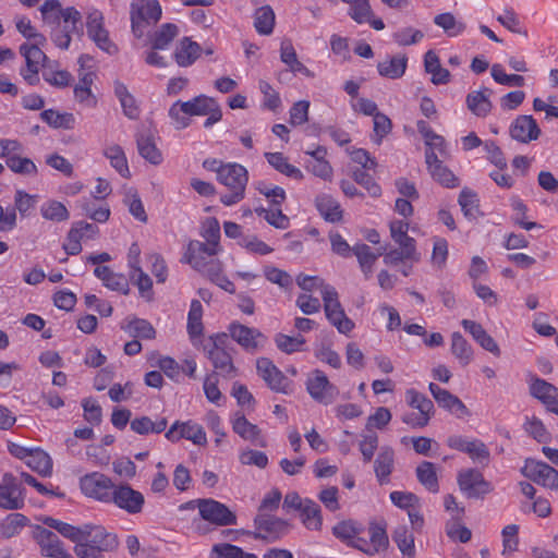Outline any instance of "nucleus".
Returning a JSON list of instances; mask_svg holds the SVG:
<instances>
[{
  "label": "nucleus",
  "mask_w": 558,
  "mask_h": 558,
  "mask_svg": "<svg viewBox=\"0 0 558 558\" xmlns=\"http://www.w3.org/2000/svg\"><path fill=\"white\" fill-rule=\"evenodd\" d=\"M122 329L135 338L153 339L156 335L153 325L148 320L142 318H133L129 320L126 325L122 326Z\"/></svg>",
  "instance_id": "nucleus-46"
},
{
  "label": "nucleus",
  "mask_w": 558,
  "mask_h": 558,
  "mask_svg": "<svg viewBox=\"0 0 558 558\" xmlns=\"http://www.w3.org/2000/svg\"><path fill=\"white\" fill-rule=\"evenodd\" d=\"M203 306L198 300L191 302L187 315V332L191 338L198 337L203 332Z\"/></svg>",
  "instance_id": "nucleus-49"
},
{
  "label": "nucleus",
  "mask_w": 558,
  "mask_h": 558,
  "mask_svg": "<svg viewBox=\"0 0 558 558\" xmlns=\"http://www.w3.org/2000/svg\"><path fill=\"white\" fill-rule=\"evenodd\" d=\"M26 464L41 476H50L52 473V460L50 456L39 448L31 451Z\"/></svg>",
  "instance_id": "nucleus-34"
},
{
  "label": "nucleus",
  "mask_w": 558,
  "mask_h": 558,
  "mask_svg": "<svg viewBox=\"0 0 558 558\" xmlns=\"http://www.w3.org/2000/svg\"><path fill=\"white\" fill-rule=\"evenodd\" d=\"M457 483L462 494L469 499H483L493 492L490 482L486 481L477 469H463L458 472Z\"/></svg>",
  "instance_id": "nucleus-6"
},
{
  "label": "nucleus",
  "mask_w": 558,
  "mask_h": 558,
  "mask_svg": "<svg viewBox=\"0 0 558 558\" xmlns=\"http://www.w3.org/2000/svg\"><path fill=\"white\" fill-rule=\"evenodd\" d=\"M428 389L440 408L448 410L459 418L469 415V410L465 404L450 391L434 383L429 384Z\"/></svg>",
  "instance_id": "nucleus-19"
},
{
  "label": "nucleus",
  "mask_w": 558,
  "mask_h": 558,
  "mask_svg": "<svg viewBox=\"0 0 558 558\" xmlns=\"http://www.w3.org/2000/svg\"><path fill=\"white\" fill-rule=\"evenodd\" d=\"M211 554L217 558H258L255 554L246 553L241 547L229 543L215 544Z\"/></svg>",
  "instance_id": "nucleus-53"
},
{
  "label": "nucleus",
  "mask_w": 558,
  "mask_h": 558,
  "mask_svg": "<svg viewBox=\"0 0 558 558\" xmlns=\"http://www.w3.org/2000/svg\"><path fill=\"white\" fill-rule=\"evenodd\" d=\"M362 531L363 525L353 520L341 521L332 527V534L348 544Z\"/></svg>",
  "instance_id": "nucleus-50"
},
{
  "label": "nucleus",
  "mask_w": 558,
  "mask_h": 558,
  "mask_svg": "<svg viewBox=\"0 0 558 558\" xmlns=\"http://www.w3.org/2000/svg\"><path fill=\"white\" fill-rule=\"evenodd\" d=\"M40 118L44 122L54 129H72L75 122L72 113H60L53 109L44 110L40 113Z\"/></svg>",
  "instance_id": "nucleus-45"
},
{
  "label": "nucleus",
  "mask_w": 558,
  "mask_h": 558,
  "mask_svg": "<svg viewBox=\"0 0 558 558\" xmlns=\"http://www.w3.org/2000/svg\"><path fill=\"white\" fill-rule=\"evenodd\" d=\"M232 429L241 438L252 442L255 446H266V441L262 436L260 428L257 425L248 422L243 414H235V417L232 420Z\"/></svg>",
  "instance_id": "nucleus-23"
},
{
  "label": "nucleus",
  "mask_w": 558,
  "mask_h": 558,
  "mask_svg": "<svg viewBox=\"0 0 558 558\" xmlns=\"http://www.w3.org/2000/svg\"><path fill=\"white\" fill-rule=\"evenodd\" d=\"M418 482L432 493L439 490L438 477L432 462L424 461L416 468Z\"/></svg>",
  "instance_id": "nucleus-43"
},
{
  "label": "nucleus",
  "mask_w": 558,
  "mask_h": 558,
  "mask_svg": "<svg viewBox=\"0 0 558 558\" xmlns=\"http://www.w3.org/2000/svg\"><path fill=\"white\" fill-rule=\"evenodd\" d=\"M275 26V13L269 5L258 8L254 14V27L260 35H270Z\"/></svg>",
  "instance_id": "nucleus-40"
},
{
  "label": "nucleus",
  "mask_w": 558,
  "mask_h": 558,
  "mask_svg": "<svg viewBox=\"0 0 558 558\" xmlns=\"http://www.w3.org/2000/svg\"><path fill=\"white\" fill-rule=\"evenodd\" d=\"M43 523L50 529L58 531L63 537L69 538L71 542L77 545L82 541V526H74L52 517L43 518Z\"/></svg>",
  "instance_id": "nucleus-33"
},
{
  "label": "nucleus",
  "mask_w": 558,
  "mask_h": 558,
  "mask_svg": "<svg viewBox=\"0 0 558 558\" xmlns=\"http://www.w3.org/2000/svg\"><path fill=\"white\" fill-rule=\"evenodd\" d=\"M39 46L40 45H37L36 41L32 45L25 43L20 46V53L25 58L27 66L39 68L41 64L45 69V65L50 63L48 57L43 52Z\"/></svg>",
  "instance_id": "nucleus-42"
},
{
  "label": "nucleus",
  "mask_w": 558,
  "mask_h": 558,
  "mask_svg": "<svg viewBox=\"0 0 558 558\" xmlns=\"http://www.w3.org/2000/svg\"><path fill=\"white\" fill-rule=\"evenodd\" d=\"M434 23L450 36L456 37L465 29V24L457 20L451 13H441L434 17Z\"/></svg>",
  "instance_id": "nucleus-47"
},
{
  "label": "nucleus",
  "mask_w": 558,
  "mask_h": 558,
  "mask_svg": "<svg viewBox=\"0 0 558 558\" xmlns=\"http://www.w3.org/2000/svg\"><path fill=\"white\" fill-rule=\"evenodd\" d=\"M268 163L281 174H301L300 170L290 165L281 153H266Z\"/></svg>",
  "instance_id": "nucleus-63"
},
{
  "label": "nucleus",
  "mask_w": 558,
  "mask_h": 558,
  "mask_svg": "<svg viewBox=\"0 0 558 558\" xmlns=\"http://www.w3.org/2000/svg\"><path fill=\"white\" fill-rule=\"evenodd\" d=\"M483 148L486 153V158L490 163L500 171L507 169L505 155L501 148L494 141H486Z\"/></svg>",
  "instance_id": "nucleus-64"
},
{
  "label": "nucleus",
  "mask_w": 558,
  "mask_h": 558,
  "mask_svg": "<svg viewBox=\"0 0 558 558\" xmlns=\"http://www.w3.org/2000/svg\"><path fill=\"white\" fill-rule=\"evenodd\" d=\"M529 388L531 396L541 402L553 396H558V388L556 386L536 376L532 377Z\"/></svg>",
  "instance_id": "nucleus-51"
},
{
  "label": "nucleus",
  "mask_w": 558,
  "mask_h": 558,
  "mask_svg": "<svg viewBox=\"0 0 558 558\" xmlns=\"http://www.w3.org/2000/svg\"><path fill=\"white\" fill-rule=\"evenodd\" d=\"M405 396L411 408L416 409L420 413L427 416L432 417L434 415V403L425 395L416 391L415 389H409L407 390Z\"/></svg>",
  "instance_id": "nucleus-48"
},
{
  "label": "nucleus",
  "mask_w": 558,
  "mask_h": 558,
  "mask_svg": "<svg viewBox=\"0 0 558 558\" xmlns=\"http://www.w3.org/2000/svg\"><path fill=\"white\" fill-rule=\"evenodd\" d=\"M216 102L211 97L198 95L187 101H175L169 108L168 114L174 129L183 130L191 124L190 117L207 114Z\"/></svg>",
  "instance_id": "nucleus-3"
},
{
  "label": "nucleus",
  "mask_w": 558,
  "mask_h": 558,
  "mask_svg": "<svg viewBox=\"0 0 558 558\" xmlns=\"http://www.w3.org/2000/svg\"><path fill=\"white\" fill-rule=\"evenodd\" d=\"M392 539L404 558H415L414 535L407 526H398L393 532Z\"/></svg>",
  "instance_id": "nucleus-36"
},
{
  "label": "nucleus",
  "mask_w": 558,
  "mask_h": 558,
  "mask_svg": "<svg viewBox=\"0 0 558 558\" xmlns=\"http://www.w3.org/2000/svg\"><path fill=\"white\" fill-rule=\"evenodd\" d=\"M199 515L211 524L226 526L236 524V515L225 505L215 499H197Z\"/></svg>",
  "instance_id": "nucleus-10"
},
{
  "label": "nucleus",
  "mask_w": 558,
  "mask_h": 558,
  "mask_svg": "<svg viewBox=\"0 0 558 558\" xmlns=\"http://www.w3.org/2000/svg\"><path fill=\"white\" fill-rule=\"evenodd\" d=\"M85 24L88 38L99 49L111 56L118 52L117 45L110 39L109 32L105 27V17L101 11L92 8L86 14Z\"/></svg>",
  "instance_id": "nucleus-7"
},
{
  "label": "nucleus",
  "mask_w": 558,
  "mask_h": 558,
  "mask_svg": "<svg viewBox=\"0 0 558 558\" xmlns=\"http://www.w3.org/2000/svg\"><path fill=\"white\" fill-rule=\"evenodd\" d=\"M201 235L206 240L205 245H208V247H211L218 252L220 251V226L216 218L207 220V222L203 226Z\"/></svg>",
  "instance_id": "nucleus-58"
},
{
  "label": "nucleus",
  "mask_w": 558,
  "mask_h": 558,
  "mask_svg": "<svg viewBox=\"0 0 558 558\" xmlns=\"http://www.w3.org/2000/svg\"><path fill=\"white\" fill-rule=\"evenodd\" d=\"M326 317L340 333L347 335L354 328V323L347 316L343 308L337 311L328 310Z\"/></svg>",
  "instance_id": "nucleus-60"
},
{
  "label": "nucleus",
  "mask_w": 558,
  "mask_h": 558,
  "mask_svg": "<svg viewBox=\"0 0 558 558\" xmlns=\"http://www.w3.org/2000/svg\"><path fill=\"white\" fill-rule=\"evenodd\" d=\"M493 90L484 87L481 90H474L466 96V107L476 117H486L493 108V104L489 100Z\"/></svg>",
  "instance_id": "nucleus-27"
},
{
  "label": "nucleus",
  "mask_w": 558,
  "mask_h": 558,
  "mask_svg": "<svg viewBox=\"0 0 558 558\" xmlns=\"http://www.w3.org/2000/svg\"><path fill=\"white\" fill-rule=\"evenodd\" d=\"M247 179L248 177H219L220 183L229 189L228 193L221 194V203L231 206L243 199Z\"/></svg>",
  "instance_id": "nucleus-24"
},
{
  "label": "nucleus",
  "mask_w": 558,
  "mask_h": 558,
  "mask_svg": "<svg viewBox=\"0 0 558 558\" xmlns=\"http://www.w3.org/2000/svg\"><path fill=\"white\" fill-rule=\"evenodd\" d=\"M254 526L255 531L243 532L244 535L267 543L280 539L289 531V523L286 520L268 513H257L254 518Z\"/></svg>",
  "instance_id": "nucleus-4"
},
{
  "label": "nucleus",
  "mask_w": 558,
  "mask_h": 558,
  "mask_svg": "<svg viewBox=\"0 0 558 558\" xmlns=\"http://www.w3.org/2000/svg\"><path fill=\"white\" fill-rule=\"evenodd\" d=\"M80 485L82 492L87 497L107 504H110V498L116 486L108 476L98 472L83 476L80 481Z\"/></svg>",
  "instance_id": "nucleus-12"
},
{
  "label": "nucleus",
  "mask_w": 558,
  "mask_h": 558,
  "mask_svg": "<svg viewBox=\"0 0 558 558\" xmlns=\"http://www.w3.org/2000/svg\"><path fill=\"white\" fill-rule=\"evenodd\" d=\"M33 537L40 547V554L48 558H73L64 548L63 543L57 534L40 525H36Z\"/></svg>",
  "instance_id": "nucleus-13"
},
{
  "label": "nucleus",
  "mask_w": 558,
  "mask_h": 558,
  "mask_svg": "<svg viewBox=\"0 0 558 558\" xmlns=\"http://www.w3.org/2000/svg\"><path fill=\"white\" fill-rule=\"evenodd\" d=\"M522 474L537 485L558 490V471L545 462L527 460Z\"/></svg>",
  "instance_id": "nucleus-14"
},
{
  "label": "nucleus",
  "mask_w": 558,
  "mask_h": 558,
  "mask_svg": "<svg viewBox=\"0 0 558 558\" xmlns=\"http://www.w3.org/2000/svg\"><path fill=\"white\" fill-rule=\"evenodd\" d=\"M424 69L426 73L430 74V82L434 85H444L450 82V72L442 68L440 60L434 50H428L424 54Z\"/></svg>",
  "instance_id": "nucleus-29"
},
{
  "label": "nucleus",
  "mask_w": 558,
  "mask_h": 558,
  "mask_svg": "<svg viewBox=\"0 0 558 558\" xmlns=\"http://www.w3.org/2000/svg\"><path fill=\"white\" fill-rule=\"evenodd\" d=\"M512 140L520 143H530L538 138L541 129L532 116H519L510 125Z\"/></svg>",
  "instance_id": "nucleus-20"
},
{
  "label": "nucleus",
  "mask_w": 558,
  "mask_h": 558,
  "mask_svg": "<svg viewBox=\"0 0 558 558\" xmlns=\"http://www.w3.org/2000/svg\"><path fill=\"white\" fill-rule=\"evenodd\" d=\"M275 343L280 351L291 354L301 351L302 345L305 343V339L302 336L290 337L283 333H278L275 337Z\"/></svg>",
  "instance_id": "nucleus-59"
},
{
  "label": "nucleus",
  "mask_w": 558,
  "mask_h": 558,
  "mask_svg": "<svg viewBox=\"0 0 558 558\" xmlns=\"http://www.w3.org/2000/svg\"><path fill=\"white\" fill-rule=\"evenodd\" d=\"M168 421L162 417L156 422H153L148 416L136 417L131 421V429L140 435H147L149 433L159 434L167 428Z\"/></svg>",
  "instance_id": "nucleus-39"
},
{
  "label": "nucleus",
  "mask_w": 558,
  "mask_h": 558,
  "mask_svg": "<svg viewBox=\"0 0 558 558\" xmlns=\"http://www.w3.org/2000/svg\"><path fill=\"white\" fill-rule=\"evenodd\" d=\"M446 444L451 449L466 453L475 463L482 465L489 463V449L480 439H468L460 435H452L447 438Z\"/></svg>",
  "instance_id": "nucleus-11"
},
{
  "label": "nucleus",
  "mask_w": 558,
  "mask_h": 558,
  "mask_svg": "<svg viewBox=\"0 0 558 558\" xmlns=\"http://www.w3.org/2000/svg\"><path fill=\"white\" fill-rule=\"evenodd\" d=\"M203 168L207 172L217 174H248L245 167L236 162L223 163L221 160L213 158L203 161Z\"/></svg>",
  "instance_id": "nucleus-41"
},
{
  "label": "nucleus",
  "mask_w": 558,
  "mask_h": 558,
  "mask_svg": "<svg viewBox=\"0 0 558 558\" xmlns=\"http://www.w3.org/2000/svg\"><path fill=\"white\" fill-rule=\"evenodd\" d=\"M82 534L81 543L74 546L78 558H104V553L113 551L119 546L117 534L102 525L84 524Z\"/></svg>",
  "instance_id": "nucleus-2"
},
{
  "label": "nucleus",
  "mask_w": 558,
  "mask_h": 558,
  "mask_svg": "<svg viewBox=\"0 0 558 558\" xmlns=\"http://www.w3.org/2000/svg\"><path fill=\"white\" fill-rule=\"evenodd\" d=\"M110 502L129 514L141 513L145 504L144 495L128 484L114 486Z\"/></svg>",
  "instance_id": "nucleus-15"
},
{
  "label": "nucleus",
  "mask_w": 558,
  "mask_h": 558,
  "mask_svg": "<svg viewBox=\"0 0 558 558\" xmlns=\"http://www.w3.org/2000/svg\"><path fill=\"white\" fill-rule=\"evenodd\" d=\"M199 53V45L191 40V38L184 37L177 46L174 60L179 66H190L197 60Z\"/></svg>",
  "instance_id": "nucleus-30"
},
{
  "label": "nucleus",
  "mask_w": 558,
  "mask_h": 558,
  "mask_svg": "<svg viewBox=\"0 0 558 558\" xmlns=\"http://www.w3.org/2000/svg\"><path fill=\"white\" fill-rule=\"evenodd\" d=\"M218 251L208 247L204 242L191 240L187 244L182 262L187 263L196 271L206 266L208 259L214 258Z\"/></svg>",
  "instance_id": "nucleus-21"
},
{
  "label": "nucleus",
  "mask_w": 558,
  "mask_h": 558,
  "mask_svg": "<svg viewBox=\"0 0 558 558\" xmlns=\"http://www.w3.org/2000/svg\"><path fill=\"white\" fill-rule=\"evenodd\" d=\"M27 524V517L19 512L11 513L0 524L1 535L5 538H11L17 535Z\"/></svg>",
  "instance_id": "nucleus-44"
},
{
  "label": "nucleus",
  "mask_w": 558,
  "mask_h": 558,
  "mask_svg": "<svg viewBox=\"0 0 558 558\" xmlns=\"http://www.w3.org/2000/svg\"><path fill=\"white\" fill-rule=\"evenodd\" d=\"M17 32L27 39H33L37 43V45H44L46 43V37L38 33L36 28L32 25V22L26 16H21L15 21Z\"/></svg>",
  "instance_id": "nucleus-62"
},
{
  "label": "nucleus",
  "mask_w": 558,
  "mask_h": 558,
  "mask_svg": "<svg viewBox=\"0 0 558 558\" xmlns=\"http://www.w3.org/2000/svg\"><path fill=\"white\" fill-rule=\"evenodd\" d=\"M315 206L320 216L328 222H339L343 218V210L337 199L328 194L318 195Z\"/></svg>",
  "instance_id": "nucleus-28"
},
{
  "label": "nucleus",
  "mask_w": 558,
  "mask_h": 558,
  "mask_svg": "<svg viewBox=\"0 0 558 558\" xmlns=\"http://www.w3.org/2000/svg\"><path fill=\"white\" fill-rule=\"evenodd\" d=\"M510 205L515 213L512 217V220L515 225L520 226L521 228L525 230H532L534 228H541V226L534 221H526V213L527 207L526 205L519 198V197H512L510 201Z\"/></svg>",
  "instance_id": "nucleus-57"
},
{
  "label": "nucleus",
  "mask_w": 558,
  "mask_h": 558,
  "mask_svg": "<svg viewBox=\"0 0 558 558\" xmlns=\"http://www.w3.org/2000/svg\"><path fill=\"white\" fill-rule=\"evenodd\" d=\"M306 390L316 402L325 405L331 404L339 395L338 388L320 369H315L308 375Z\"/></svg>",
  "instance_id": "nucleus-9"
},
{
  "label": "nucleus",
  "mask_w": 558,
  "mask_h": 558,
  "mask_svg": "<svg viewBox=\"0 0 558 558\" xmlns=\"http://www.w3.org/2000/svg\"><path fill=\"white\" fill-rule=\"evenodd\" d=\"M408 66V58L405 54L391 57L377 64V70L380 76L390 80H397L404 75Z\"/></svg>",
  "instance_id": "nucleus-31"
},
{
  "label": "nucleus",
  "mask_w": 558,
  "mask_h": 558,
  "mask_svg": "<svg viewBox=\"0 0 558 558\" xmlns=\"http://www.w3.org/2000/svg\"><path fill=\"white\" fill-rule=\"evenodd\" d=\"M39 11L56 47L68 50L73 35L83 36L82 13L76 8H63L59 0H46Z\"/></svg>",
  "instance_id": "nucleus-1"
},
{
  "label": "nucleus",
  "mask_w": 558,
  "mask_h": 558,
  "mask_svg": "<svg viewBox=\"0 0 558 558\" xmlns=\"http://www.w3.org/2000/svg\"><path fill=\"white\" fill-rule=\"evenodd\" d=\"M136 143L138 153L145 160L153 165H159L162 161V155L151 136L141 133L136 137Z\"/></svg>",
  "instance_id": "nucleus-37"
},
{
  "label": "nucleus",
  "mask_w": 558,
  "mask_h": 558,
  "mask_svg": "<svg viewBox=\"0 0 558 558\" xmlns=\"http://www.w3.org/2000/svg\"><path fill=\"white\" fill-rule=\"evenodd\" d=\"M24 507V497L16 477L5 473L0 483V508L5 510H19Z\"/></svg>",
  "instance_id": "nucleus-17"
},
{
  "label": "nucleus",
  "mask_w": 558,
  "mask_h": 558,
  "mask_svg": "<svg viewBox=\"0 0 558 558\" xmlns=\"http://www.w3.org/2000/svg\"><path fill=\"white\" fill-rule=\"evenodd\" d=\"M497 21L508 31L527 37V32L521 25L518 14L512 9H506L497 16Z\"/></svg>",
  "instance_id": "nucleus-61"
},
{
  "label": "nucleus",
  "mask_w": 558,
  "mask_h": 558,
  "mask_svg": "<svg viewBox=\"0 0 558 558\" xmlns=\"http://www.w3.org/2000/svg\"><path fill=\"white\" fill-rule=\"evenodd\" d=\"M43 78L50 85L58 88L68 87L72 82V75L70 72L65 70H57L50 63L45 65Z\"/></svg>",
  "instance_id": "nucleus-52"
},
{
  "label": "nucleus",
  "mask_w": 558,
  "mask_h": 558,
  "mask_svg": "<svg viewBox=\"0 0 558 558\" xmlns=\"http://www.w3.org/2000/svg\"><path fill=\"white\" fill-rule=\"evenodd\" d=\"M228 331L232 340L250 353L259 351L267 343V337L259 329L239 322L230 323Z\"/></svg>",
  "instance_id": "nucleus-8"
},
{
  "label": "nucleus",
  "mask_w": 558,
  "mask_h": 558,
  "mask_svg": "<svg viewBox=\"0 0 558 558\" xmlns=\"http://www.w3.org/2000/svg\"><path fill=\"white\" fill-rule=\"evenodd\" d=\"M255 213L264 218L270 226L277 229H287L290 226L289 218L282 213L280 208L277 209H266L264 207H258L255 209Z\"/></svg>",
  "instance_id": "nucleus-54"
},
{
  "label": "nucleus",
  "mask_w": 558,
  "mask_h": 558,
  "mask_svg": "<svg viewBox=\"0 0 558 558\" xmlns=\"http://www.w3.org/2000/svg\"><path fill=\"white\" fill-rule=\"evenodd\" d=\"M161 17V7L157 0H137L131 4V23L133 34L140 38L144 27L155 24Z\"/></svg>",
  "instance_id": "nucleus-5"
},
{
  "label": "nucleus",
  "mask_w": 558,
  "mask_h": 558,
  "mask_svg": "<svg viewBox=\"0 0 558 558\" xmlns=\"http://www.w3.org/2000/svg\"><path fill=\"white\" fill-rule=\"evenodd\" d=\"M178 35V26L172 23L163 24L153 39V49H166Z\"/></svg>",
  "instance_id": "nucleus-56"
},
{
  "label": "nucleus",
  "mask_w": 558,
  "mask_h": 558,
  "mask_svg": "<svg viewBox=\"0 0 558 558\" xmlns=\"http://www.w3.org/2000/svg\"><path fill=\"white\" fill-rule=\"evenodd\" d=\"M257 374L267 386L281 393H289L291 380L268 357H259L256 361Z\"/></svg>",
  "instance_id": "nucleus-16"
},
{
  "label": "nucleus",
  "mask_w": 558,
  "mask_h": 558,
  "mask_svg": "<svg viewBox=\"0 0 558 558\" xmlns=\"http://www.w3.org/2000/svg\"><path fill=\"white\" fill-rule=\"evenodd\" d=\"M300 518L306 529L312 531L322 529V511L319 505L315 501L306 499L304 507L300 510Z\"/></svg>",
  "instance_id": "nucleus-35"
},
{
  "label": "nucleus",
  "mask_w": 558,
  "mask_h": 558,
  "mask_svg": "<svg viewBox=\"0 0 558 558\" xmlns=\"http://www.w3.org/2000/svg\"><path fill=\"white\" fill-rule=\"evenodd\" d=\"M204 352L207 359L211 362L217 375L220 374L228 378L236 376L238 371L229 351L204 350Z\"/></svg>",
  "instance_id": "nucleus-25"
},
{
  "label": "nucleus",
  "mask_w": 558,
  "mask_h": 558,
  "mask_svg": "<svg viewBox=\"0 0 558 558\" xmlns=\"http://www.w3.org/2000/svg\"><path fill=\"white\" fill-rule=\"evenodd\" d=\"M395 470V451L391 447H381L374 460V472L379 485L390 482V475Z\"/></svg>",
  "instance_id": "nucleus-22"
},
{
  "label": "nucleus",
  "mask_w": 558,
  "mask_h": 558,
  "mask_svg": "<svg viewBox=\"0 0 558 558\" xmlns=\"http://www.w3.org/2000/svg\"><path fill=\"white\" fill-rule=\"evenodd\" d=\"M165 436L172 442H177L182 438L191 440L193 444L198 446L205 445L207 442L204 428L193 421H187L184 423H180L179 421L174 422L166 432Z\"/></svg>",
  "instance_id": "nucleus-18"
},
{
  "label": "nucleus",
  "mask_w": 558,
  "mask_h": 558,
  "mask_svg": "<svg viewBox=\"0 0 558 558\" xmlns=\"http://www.w3.org/2000/svg\"><path fill=\"white\" fill-rule=\"evenodd\" d=\"M458 203L466 219H476L480 215V198L477 194L469 187L462 189Z\"/></svg>",
  "instance_id": "nucleus-38"
},
{
  "label": "nucleus",
  "mask_w": 558,
  "mask_h": 558,
  "mask_svg": "<svg viewBox=\"0 0 558 558\" xmlns=\"http://www.w3.org/2000/svg\"><path fill=\"white\" fill-rule=\"evenodd\" d=\"M40 211L45 219L58 222L68 220L70 216L66 207L57 201L46 202L43 204Z\"/></svg>",
  "instance_id": "nucleus-55"
},
{
  "label": "nucleus",
  "mask_w": 558,
  "mask_h": 558,
  "mask_svg": "<svg viewBox=\"0 0 558 558\" xmlns=\"http://www.w3.org/2000/svg\"><path fill=\"white\" fill-rule=\"evenodd\" d=\"M390 236L399 247L404 248L407 256L415 254L416 242L408 235L409 222L404 220H392L389 223Z\"/></svg>",
  "instance_id": "nucleus-26"
},
{
  "label": "nucleus",
  "mask_w": 558,
  "mask_h": 558,
  "mask_svg": "<svg viewBox=\"0 0 558 558\" xmlns=\"http://www.w3.org/2000/svg\"><path fill=\"white\" fill-rule=\"evenodd\" d=\"M451 353L462 366H466L473 360V349L468 340L458 331L451 335Z\"/></svg>",
  "instance_id": "nucleus-32"
}]
</instances>
